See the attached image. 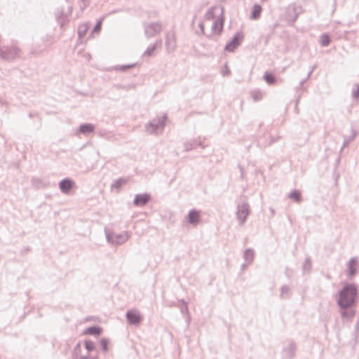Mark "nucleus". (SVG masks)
I'll use <instances>...</instances> for the list:
<instances>
[{
  "mask_svg": "<svg viewBox=\"0 0 359 359\" xmlns=\"http://www.w3.org/2000/svg\"><path fill=\"white\" fill-rule=\"evenodd\" d=\"M339 297L337 299V304L342 309L351 307L355 303L357 288L353 284L346 285L339 291Z\"/></svg>",
  "mask_w": 359,
  "mask_h": 359,
  "instance_id": "f257e3e1",
  "label": "nucleus"
},
{
  "mask_svg": "<svg viewBox=\"0 0 359 359\" xmlns=\"http://www.w3.org/2000/svg\"><path fill=\"white\" fill-rule=\"evenodd\" d=\"M167 119L166 115L154 118L145 126L147 133L150 135H159L163 133Z\"/></svg>",
  "mask_w": 359,
  "mask_h": 359,
  "instance_id": "f03ea898",
  "label": "nucleus"
},
{
  "mask_svg": "<svg viewBox=\"0 0 359 359\" xmlns=\"http://www.w3.org/2000/svg\"><path fill=\"white\" fill-rule=\"evenodd\" d=\"M105 235L108 243L113 245H120L126 243L130 238L128 231L121 233H110L105 229Z\"/></svg>",
  "mask_w": 359,
  "mask_h": 359,
  "instance_id": "7ed1b4c3",
  "label": "nucleus"
},
{
  "mask_svg": "<svg viewBox=\"0 0 359 359\" xmlns=\"http://www.w3.org/2000/svg\"><path fill=\"white\" fill-rule=\"evenodd\" d=\"M143 27L146 38L150 39L159 34L162 29V25L160 22H144Z\"/></svg>",
  "mask_w": 359,
  "mask_h": 359,
  "instance_id": "20e7f679",
  "label": "nucleus"
},
{
  "mask_svg": "<svg viewBox=\"0 0 359 359\" xmlns=\"http://www.w3.org/2000/svg\"><path fill=\"white\" fill-rule=\"evenodd\" d=\"M20 50L15 46L0 48V56L6 60H13L20 55Z\"/></svg>",
  "mask_w": 359,
  "mask_h": 359,
  "instance_id": "39448f33",
  "label": "nucleus"
},
{
  "mask_svg": "<svg viewBox=\"0 0 359 359\" xmlns=\"http://www.w3.org/2000/svg\"><path fill=\"white\" fill-rule=\"evenodd\" d=\"M250 213V205L247 202L237 205L236 217L240 225H243L245 222Z\"/></svg>",
  "mask_w": 359,
  "mask_h": 359,
  "instance_id": "423d86ee",
  "label": "nucleus"
},
{
  "mask_svg": "<svg viewBox=\"0 0 359 359\" xmlns=\"http://www.w3.org/2000/svg\"><path fill=\"white\" fill-rule=\"evenodd\" d=\"M126 317L128 323L131 325H137L142 320V318L138 310L133 309L128 311Z\"/></svg>",
  "mask_w": 359,
  "mask_h": 359,
  "instance_id": "0eeeda50",
  "label": "nucleus"
},
{
  "mask_svg": "<svg viewBox=\"0 0 359 359\" xmlns=\"http://www.w3.org/2000/svg\"><path fill=\"white\" fill-rule=\"evenodd\" d=\"M243 39V35L241 32L236 33L232 39L226 45L225 50L233 52L241 43Z\"/></svg>",
  "mask_w": 359,
  "mask_h": 359,
  "instance_id": "6e6552de",
  "label": "nucleus"
},
{
  "mask_svg": "<svg viewBox=\"0 0 359 359\" xmlns=\"http://www.w3.org/2000/svg\"><path fill=\"white\" fill-rule=\"evenodd\" d=\"M74 185V182L69 179L66 178L61 180L59 183V187L60 191L64 194H68Z\"/></svg>",
  "mask_w": 359,
  "mask_h": 359,
  "instance_id": "1a4fd4ad",
  "label": "nucleus"
},
{
  "mask_svg": "<svg viewBox=\"0 0 359 359\" xmlns=\"http://www.w3.org/2000/svg\"><path fill=\"white\" fill-rule=\"evenodd\" d=\"M150 201V195L148 194H137L135 196L133 204L135 206H144Z\"/></svg>",
  "mask_w": 359,
  "mask_h": 359,
  "instance_id": "9d476101",
  "label": "nucleus"
},
{
  "mask_svg": "<svg viewBox=\"0 0 359 359\" xmlns=\"http://www.w3.org/2000/svg\"><path fill=\"white\" fill-rule=\"evenodd\" d=\"M189 222L195 226L199 223L200 221V212L196 210H191L188 214Z\"/></svg>",
  "mask_w": 359,
  "mask_h": 359,
  "instance_id": "9b49d317",
  "label": "nucleus"
},
{
  "mask_svg": "<svg viewBox=\"0 0 359 359\" xmlns=\"http://www.w3.org/2000/svg\"><path fill=\"white\" fill-rule=\"evenodd\" d=\"M358 261L355 257H352L348 263V275L354 276L357 273Z\"/></svg>",
  "mask_w": 359,
  "mask_h": 359,
  "instance_id": "f8f14e48",
  "label": "nucleus"
},
{
  "mask_svg": "<svg viewBox=\"0 0 359 359\" xmlns=\"http://www.w3.org/2000/svg\"><path fill=\"white\" fill-rule=\"evenodd\" d=\"M224 20L222 18L215 20L212 25V31L219 35L223 29Z\"/></svg>",
  "mask_w": 359,
  "mask_h": 359,
  "instance_id": "ddd939ff",
  "label": "nucleus"
},
{
  "mask_svg": "<svg viewBox=\"0 0 359 359\" xmlns=\"http://www.w3.org/2000/svg\"><path fill=\"white\" fill-rule=\"evenodd\" d=\"M81 342H79L73 349L72 357L73 359H86L88 358V355H81Z\"/></svg>",
  "mask_w": 359,
  "mask_h": 359,
  "instance_id": "4468645a",
  "label": "nucleus"
},
{
  "mask_svg": "<svg viewBox=\"0 0 359 359\" xmlns=\"http://www.w3.org/2000/svg\"><path fill=\"white\" fill-rule=\"evenodd\" d=\"M95 126L91 123H83L79 126V131L83 134L87 135L93 133L95 130Z\"/></svg>",
  "mask_w": 359,
  "mask_h": 359,
  "instance_id": "2eb2a0df",
  "label": "nucleus"
},
{
  "mask_svg": "<svg viewBox=\"0 0 359 359\" xmlns=\"http://www.w3.org/2000/svg\"><path fill=\"white\" fill-rule=\"evenodd\" d=\"M162 45V40L159 39L156 41V43L149 46L143 53V56H151L154 54L155 50L158 48H160Z\"/></svg>",
  "mask_w": 359,
  "mask_h": 359,
  "instance_id": "dca6fc26",
  "label": "nucleus"
},
{
  "mask_svg": "<svg viewBox=\"0 0 359 359\" xmlns=\"http://www.w3.org/2000/svg\"><path fill=\"white\" fill-rule=\"evenodd\" d=\"M102 332V330L99 326H91L88 327L83 332L84 334H90V335H94V336H99L101 334Z\"/></svg>",
  "mask_w": 359,
  "mask_h": 359,
  "instance_id": "f3484780",
  "label": "nucleus"
},
{
  "mask_svg": "<svg viewBox=\"0 0 359 359\" xmlns=\"http://www.w3.org/2000/svg\"><path fill=\"white\" fill-rule=\"evenodd\" d=\"M165 45L168 50H173L175 48V38L173 34H167L165 37Z\"/></svg>",
  "mask_w": 359,
  "mask_h": 359,
  "instance_id": "a211bd4d",
  "label": "nucleus"
},
{
  "mask_svg": "<svg viewBox=\"0 0 359 359\" xmlns=\"http://www.w3.org/2000/svg\"><path fill=\"white\" fill-rule=\"evenodd\" d=\"M296 344L294 341H290L287 347L285 348L284 351L289 355L290 359L294 356L296 351Z\"/></svg>",
  "mask_w": 359,
  "mask_h": 359,
  "instance_id": "6ab92c4d",
  "label": "nucleus"
},
{
  "mask_svg": "<svg viewBox=\"0 0 359 359\" xmlns=\"http://www.w3.org/2000/svg\"><path fill=\"white\" fill-rule=\"evenodd\" d=\"M262 11V8L259 4H255L252 7V13H251V18L253 20H257L260 17L261 13Z\"/></svg>",
  "mask_w": 359,
  "mask_h": 359,
  "instance_id": "aec40b11",
  "label": "nucleus"
},
{
  "mask_svg": "<svg viewBox=\"0 0 359 359\" xmlns=\"http://www.w3.org/2000/svg\"><path fill=\"white\" fill-rule=\"evenodd\" d=\"M128 182L127 178H119L114 181V182L111 184V187L112 189H116L118 191L124 184H126Z\"/></svg>",
  "mask_w": 359,
  "mask_h": 359,
  "instance_id": "412c9836",
  "label": "nucleus"
},
{
  "mask_svg": "<svg viewBox=\"0 0 359 359\" xmlns=\"http://www.w3.org/2000/svg\"><path fill=\"white\" fill-rule=\"evenodd\" d=\"M288 197L295 201L296 203H300L302 201V194L301 192L299 190H293L292 191L289 195Z\"/></svg>",
  "mask_w": 359,
  "mask_h": 359,
  "instance_id": "4be33fe9",
  "label": "nucleus"
},
{
  "mask_svg": "<svg viewBox=\"0 0 359 359\" xmlns=\"http://www.w3.org/2000/svg\"><path fill=\"white\" fill-rule=\"evenodd\" d=\"M254 257H255V253L252 249L248 248V249L245 250V251L244 252L243 257L248 264H250L252 262V261L254 259Z\"/></svg>",
  "mask_w": 359,
  "mask_h": 359,
  "instance_id": "5701e85b",
  "label": "nucleus"
},
{
  "mask_svg": "<svg viewBox=\"0 0 359 359\" xmlns=\"http://www.w3.org/2000/svg\"><path fill=\"white\" fill-rule=\"evenodd\" d=\"M264 79L265 81L269 85H272L276 83V78L271 73L266 72L264 75Z\"/></svg>",
  "mask_w": 359,
  "mask_h": 359,
  "instance_id": "b1692460",
  "label": "nucleus"
},
{
  "mask_svg": "<svg viewBox=\"0 0 359 359\" xmlns=\"http://www.w3.org/2000/svg\"><path fill=\"white\" fill-rule=\"evenodd\" d=\"M178 306L180 308L181 313L182 314H187L189 312V309L187 306V303L184 299H180L179 301Z\"/></svg>",
  "mask_w": 359,
  "mask_h": 359,
  "instance_id": "393cba45",
  "label": "nucleus"
},
{
  "mask_svg": "<svg viewBox=\"0 0 359 359\" xmlns=\"http://www.w3.org/2000/svg\"><path fill=\"white\" fill-rule=\"evenodd\" d=\"M290 290L287 285H283L280 288V297L287 298L290 296Z\"/></svg>",
  "mask_w": 359,
  "mask_h": 359,
  "instance_id": "a878e982",
  "label": "nucleus"
},
{
  "mask_svg": "<svg viewBox=\"0 0 359 359\" xmlns=\"http://www.w3.org/2000/svg\"><path fill=\"white\" fill-rule=\"evenodd\" d=\"M330 43V39L328 34H323L320 38V44L323 47L327 46Z\"/></svg>",
  "mask_w": 359,
  "mask_h": 359,
  "instance_id": "bb28decb",
  "label": "nucleus"
},
{
  "mask_svg": "<svg viewBox=\"0 0 359 359\" xmlns=\"http://www.w3.org/2000/svg\"><path fill=\"white\" fill-rule=\"evenodd\" d=\"M356 135L357 133L353 130L351 136L344 139L343 148L347 147L355 138Z\"/></svg>",
  "mask_w": 359,
  "mask_h": 359,
  "instance_id": "cd10ccee",
  "label": "nucleus"
},
{
  "mask_svg": "<svg viewBox=\"0 0 359 359\" xmlns=\"http://www.w3.org/2000/svg\"><path fill=\"white\" fill-rule=\"evenodd\" d=\"M312 264L311 259L310 257L306 258L304 264H303V271H309L311 269Z\"/></svg>",
  "mask_w": 359,
  "mask_h": 359,
  "instance_id": "c85d7f7f",
  "label": "nucleus"
},
{
  "mask_svg": "<svg viewBox=\"0 0 359 359\" xmlns=\"http://www.w3.org/2000/svg\"><path fill=\"white\" fill-rule=\"evenodd\" d=\"M88 31V26L86 25H82L79 26L78 29V34L80 38L83 37Z\"/></svg>",
  "mask_w": 359,
  "mask_h": 359,
  "instance_id": "c756f323",
  "label": "nucleus"
},
{
  "mask_svg": "<svg viewBox=\"0 0 359 359\" xmlns=\"http://www.w3.org/2000/svg\"><path fill=\"white\" fill-rule=\"evenodd\" d=\"M136 64H131V65H118L115 67L116 70L121 71V72H126L128 69L133 68L135 67Z\"/></svg>",
  "mask_w": 359,
  "mask_h": 359,
  "instance_id": "7c9ffc66",
  "label": "nucleus"
},
{
  "mask_svg": "<svg viewBox=\"0 0 359 359\" xmlns=\"http://www.w3.org/2000/svg\"><path fill=\"white\" fill-rule=\"evenodd\" d=\"M290 12H291L290 9H289V11H288V15L290 17H291L290 21L293 23L297 19L299 13L296 11V8L295 7L292 8V13H293L292 15L290 14Z\"/></svg>",
  "mask_w": 359,
  "mask_h": 359,
  "instance_id": "2f4dec72",
  "label": "nucleus"
},
{
  "mask_svg": "<svg viewBox=\"0 0 359 359\" xmlns=\"http://www.w3.org/2000/svg\"><path fill=\"white\" fill-rule=\"evenodd\" d=\"M85 347L88 352H90L95 348V344L92 341L86 340L85 341Z\"/></svg>",
  "mask_w": 359,
  "mask_h": 359,
  "instance_id": "473e14b6",
  "label": "nucleus"
},
{
  "mask_svg": "<svg viewBox=\"0 0 359 359\" xmlns=\"http://www.w3.org/2000/svg\"><path fill=\"white\" fill-rule=\"evenodd\" d=\"M108 344H109L108 339L102 338V339H100V344H101V346H102V349L104 351H107V350H108Z\"/></svg>",
  "mask_w": 359,
  "mask_h": 359,
  "instance_id": "72a5a7b5",
  "label": "nucleus"
},
{
  "mask_svg": "<svg viewBox=\"0 0 359 359\" xmlns=\"http://www.w3.org/2000/svg\"><path fill=\"white\" fill-rule=\"evenodd\" d=\"M204 18L206 20H210L214 18V13L212 8L206 12V13L204 15Z\"/></svg>",
  "mask_w": 359,
  "mask_h": 359,
  "instance_id": "f704fd0d",
  "label": "nucleus"
},
{
  "mask_svg": "<svg viewBox=\"0 0 359 359\" xmlns=\"http://www.w3.org/2000/svg\"><path fill=\"white\" fill-rule=\"evenodd\" d=\"M356 89L353 90V97L354 99H358L359 97V84L356 83L355 85Z\"/></svg>",
  "mask_w": 359,
  "mask_h": 359,
  "instance_id": "c9c22d12",
  "label": "nucleus"
},
{
  "mask_svg": "<svg viewBox=\"0 0 359 359\" xmlns=\"http://www.w3.org/2000/svg\"><path fill=\"white\" fill-rule=\"evenodd\" d=\"M101 27H102V20H99L95 26L94 27V29H93V32H99L101 29Z\"/></svg>",
  "mask_w": 359,
  "mask_h": 359,
  "instance_id": "e433bc0d",
  "label": "nucleus"
},
{
  "mask_svg": "<svg viewBox=\"0 0 359 359\" xmlns=\"http://www.w3.org/2000/svg\"><path fill=\"white\" fill-rule=\"evenodd\" d=\"M315 68H316V67H315V66H313V67H311V70H310V71H309V72L308 73V75H307L306 78L304 80H303V81H301V83H300V86H303V85H304V83L306 82V81L310 78V76H311V75L312 74V73H313V70H314V69H315Z\"/></svg>",
  "mask_w": 359,
  "mask_h": 359,
  "instance_id": "4c0bfd02",
  "label": "nucleus"
},
{
  "mask_svg": "<svg viewBox=\"0 0 359 359\" xmlns=\"http://www.w3.org/2000/svg\"><path fill=\"white\" fill-rule=\"evenodd\" d=\"M184 145L186 151H190L194 148V144L191 142H185Z\"/></svg>",
  "mask_w": 359,
  "mask_h": 359,
  "instance_id": "58836bf2",
  "label": "nucleus"
},
{
  "mask_svg": "<svg viewBox=\"0 0 359 359\" xmlns=\"http://www.w3.org/2000/svg\"><path fill=\"white\" fill-rule=\"evenodd\" d=\"M88 1L89 0H81L83 4V5L80 6L81 10H83L88 6Z\"/></svg>",
  "mask_w": 359,
  "mask_h": 359,
  "instance_id": "ea45409f",
  "label": "nucleus"
},
{
  "mask_svg": "<svg viewBox=\"0 0 359 359\" xmlns=\"http://www.w3.org/2000/svg\"><path fill=\"white\" fill-rule=\"evenodd\" d=\"M198 27L200 28V30H201V33L204 34L205 32H204V24H203V22H201L199 23V25H198Z\"/></svg>",
  "mask_w": 359,
  "mask_h": 359,
  "instance_id": "a19ab883",
  "label": "nucleus"
},
{
  "mask_svg": "<svg viewBox=\"0 0 359 359\" xmlns=\"http://www.w3.org/2000/svg\"><path fill=\"white\" fill-rule=\"evenodd\" d=\"M193 144H194V147L195 146H200V147H202L201 142H199V141H198V140H194V141L193 142Z\"/></svg>",
  "mask_w": 359,
  "mask_h": 359,
  "instance_id": "79ce46f5",
  "label": "nucleus"
},
{
  "mask_svg": "<svg viewBox=\"0 0 359 359\" xmlns=\"http://www.w3.org/2000/svg\"><path fill=\"white\" fill-rule=\"evenodd\" d=\"M231 73L229 69H226L225 71H223L222 74L223 76H228Z\"/></svg>",
  "mask_w": 359,
  "mask_h": 359,
  "instance_id": "37998d69",
  "label": "nucleus"
},
{
  "mask_svg": "<svg viewBox=\"0 0 359 359\" xmlns=\"http://www.w3.org/2000/svg\"><path fill=\"white\" fill-rule=\"evenodd\" d=\"M238 168L241 172V177H243V168L241 166V165H238Z\"/></svg>",
  "mask_w": 359,
  "mask_h": 359,
  "instance_id": "c03bdc74",
  "label": "nucleus"
},
{
  "mask_svg": "<svg viewBox=\"0 0 359 359\" xmlns=\"http://www.w3.org/2000/svg\"><path fill=\"white\" fill-rule=\"evenodd\" d=\"M245 266H246V264H243L242 265L243 269H245Z\"/></svg>",
  "mask_w": 359,
  "mask_h": 359,
  "instance_id": "a18cd8bd",
  "label": "nucleus"
},
{
  "mask_svg": "<svg viewBox=\"0 0 359 359\" xmlns=\"http://www.w3.org/2000/svg\"><path fill=\"white\" fill-rule=\"evenodd\" d=\"M345 314H346V312H343V313H342V316H345Z\"/></svg>",
  "mask_w": 359,
  "mask_h": 359,
  "instance_id": "49530a36",
  "label": "nucleus"
}]
</instances>
